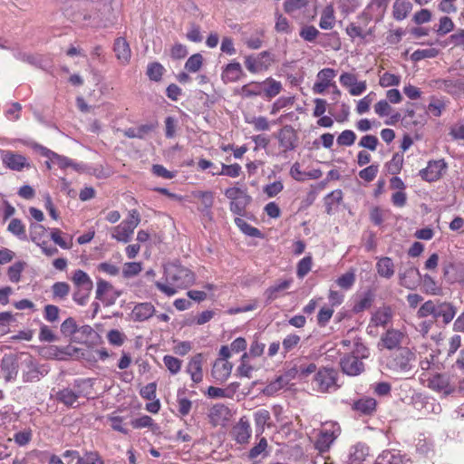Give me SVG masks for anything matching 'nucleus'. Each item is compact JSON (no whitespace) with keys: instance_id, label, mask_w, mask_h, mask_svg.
Returning a JSON list of instances; mask_svg holds the SVG:
<instances>
[{"instance_id":"1","label":"nucleus","mask_w":464,"mask_h":464,"mask_svg":"<svg viewBox=\"0 0 464 464\" xmlns=\"http://www.w3.org/2000/svg\"><path fill=\"white\" fill-rule=\"evenodd\" d=\"M341 432L339 423L325 421L323 423V428L319 430L318 437L314 441V449L321 454L328 452Z\"/></svg>"},{"instance_id":"2","label":"nucleus","mask_w":464,"mask_h":464,"mask_svg":"<svg viewBox=\"0 0 464 464\" xmlns=\"http://www.w3.org/2000/svg\"><path fill=\"white\" fill-rule=\"evenodd\" d=\"M415 353L408 347H399L387 359V366L396 372H406L412 369Z\"/></svg>"},{"instance_id":"3","label":"nucleus","mask_w":464,"mask_h":464,"mask_svg":"<svg viewBox=\"0 0 464 464\" xmlns=\"http://www.w3.org/2000/svg\"><path fill=\"white\" fill-rule=\"evenodd\" d=\"M338 372L334 368L324 367L319 369L313 380L314 389L318 392H331L338 389Z\"/></svg>"},{"instance_id":"4","label":"nucleus","mask_w":464,"mask_h":464,"mask_svg":"<svg viewBox=\"0 0 464 464\" xmlns=\"http://www.w3.org/2000/svg\"><path fill=\"white\" fill-rule=\"evenodd\" d=\"M274 62V55L268 51H263L256 56L251 54L245 57V66L251 73L268 70Z\"/></svg>"},{"instance_id":"5","label":"nucleus","mask_w":464,"mask_h":464,"mask_svg":"<svg viewBox=\"0 0 464 464\" xmlns=\"http://www.w3.org/2000/svg\"><path fill=\"white\" fill-rule=\"evenodd\" d=\"M279 147L283 152L294 150L297 147L298 137L296 131L291 125L282 127L276 135Z\"/></svg>"},{"instance_id":"6","label":"nucleus","mask_w":464,"mask_h":464,"mask_svg":"<svg viewBox=\"0 0 464 464\" xmlns=\"http://www.w3.org/2000/svg\"><path fill=\"white\" fill-rule=\"evenodd\" d=\"M446 169L447 163L443 159L430 160L428 161L427 167L420 170L419 175L425 181L434 182L441 178L442 172Z\"/></svg>"},{"instance_id":"7","label":"nucleus","mask_w":464,"mask_h":464,"mask_svg":"<svg viewBox=\"0 0 464 464\" xmlns=\"http://www.w3.org/2000/svg\"><path fill=\"white\" fill-rule=\"evenodd\" d=\"M340 365L343 372L350 376H357L364 371V363L362 359L353 353L343 356Z\"/></svg>"},{"instance_id":"8","label":"nucleus","mask_w":464,"mask_h":464,"mask_svg":"<svg viewBox=\"0 0 464 464\" xmlns=\"http://www.w3.org/2000/svg\"><path fill=\"white\" fill-rule=\"evenodd\" d=\"M421 274L419 269L410 264L403 271L399 272V283L401 286L408 289H415L420 282Z\"/></svg>"},{"instance_id":"9","label":"nucleus","mask_w":464,"mask_h":464,"mask_svg":"<svg viewBox=\"0 0 464 464\" xmlns=\"http://www.w3.org/2000/svg\"><path fill=\"white\" fill-rule=\"evenodd\" d=\"M204 58L201 53H194L192 54L185 63V70L186 72H181L177 76V79L179 82L184 83L190 81V77L188 72L195 73L198 72L202 65H203Z\"/></svg>"},{"instance_id":"10","label":"nucleus","mask_w":464,"mask_h":464,"mask_svg":"<svg viewBox=\"0 0 464 464\" xmlns=\"http://www.w3.org/2000/svg\"><path fill=\"white\" fill-rule=\"evenodd\" d=\"M335 76L336 72L332 68H324L319 71L317 73V81L313 86V92L318 94L324 93L328 87L334 84L332 83V82Z\"/></svg>"},{"instance_id":"11","label":"nucleus","mask_w":464,"mask_h":464,"mask_svg":"<svg viewBox=\"0 0 464 464\" xmlns=\"http://www.w3.org/2000/svg\"><path fill=\"white\" fill-rule=\"evenodd\" d=\"M443 276L447 283H459L464 285V268L461 265L447 262L442 266Z\"/></svg>"},{"instance_id":"12","label":"nucleus","mask_w":464,"mask_h":464,"mask_svg":"<svg viewBox=\"0 0 464 464\" xmlns=\"http://www.w3.org/2000/svg\"><path fill=\"white\" fill-rule=\"evenodd\" d=\"M230 415L229 409L222 404L217 403L213 405L208 414L209 422L214 426H222L228 420Z\"/></svg>"},{"instance_id":"13","label":"nucleus","mask_w":464,"mask_h":464,"mask_svg":"<svg viewBox=\"0 0 464 464\" xmlns=\"http://www.w3.org/2000/svg\"><path fill=\"white\" fill-rule=\"evenodd\" d=\"M251 432V426L248 420L246 417H242L233 427L231 434L237 443L244 444L248 442Z\"/></svg>"},{"instance_id":"14","label":"nucleus","mask_w":464,"mask_h":464,"mask_svg":"<svg viewBox=\"0 0 464 464\" xmlns=\"http://www.w3.org/2000/svg\"><path fill=\"white\" fill-rule=\"evenodd\" d=\"M404 338V334L400 330L389 329L381 337V343L388 350H397Z\"/></svg>"},{"instance_id":"15","label":"nucleus","mask_w":464,"mask_h":464,"mask_svg":"<svg viewBox=\"0 0 464 464\" xmlns=\"http://www.w3.org/2000/svg\"><path fill=\"white\" fill-rule=\"evenodd\" d=\"M3 163L8 169L15 171H21L24 168L30 167V164L24 156L12 151H6L3 155Z\"/></svg>"},{"instance_id":"16","label":"nucleus","mask_w":464,"mask_h":464,"mask_svg":"<svg viewBox=\"0 0 464 464\" xmlns=\"http://www.w3.org/2000/svg\"><path fill=\"white\" fill-rule=\"evenodd\" d=\"M243 74L244 72L241 64L237 61H233L223 67L221 79L225 83L236 82L241 79Z\"/></svg>"},{"instance_id":"17","label":"nucleus","mask_w":464,"mask_h":464,"mask_svg":"<svg viewBox=\"0 0 464 464\" xmlns=\"http://www.w3.org/2000/svg\"><path fill=\"white\" fill-rule=\"evenodd\" d=\"M0 367L6 382L16 378L18 373V362L13 355H5L1 360Z\"/></svg>"},{"instance_id":"18","label":"nucleus","mask_w":464,"mask_h":464,"mask_svg":"<svg viewBox=\"0 0 464 464\" xmlns=\"http://www.w3.org/2000/svg\"><path fill=\"white\" fill-rule=\"evenodd\" d=\"M435 314L434 319H438L440 317L442 318V321L445 324H450L456 315L457 308L449 302H438L435 304Z\"/></svg>"},{"instance_id":"19","label":"nucleus","mask_w":464,"mask_h":464,"mask_svg":"<svg viewBox=\"0 0 464 464\" xmlns=\"http://www.w3.org/2000/svg\"><path fill=\"white\" fill-rule=\"evenodd\" d=\"M232 364L227 361L216 360L211 370L212 377L219 382H224L230 376Z\"/></svg>"},{"instance_id":"20","label":"nucleus","mask_w":464,"mask_h":464,"mask_svg":"<svg viewBox=\"0 0 464 464\" xmlns=\"http://www.w3.org/2000/svg\"><path fill=\"white\" fill-rule=\"evenodd\" d=\"M195 274L187 267L176 264V288H187L194 284Z\"/></svg>"},{"instance_id":"21","label":"nucleus","mask_w":464,"mask_h":464,"mask_svg":"<svg viewBox=\"0 0 464 464\" xmlns=\"http://www.w3.org/2000/svg\"><path fill=\"white\" fill-rule=\"evenodd\" d=\"M393 312L388 305L379 307L372 315L371 323L374 326H386L392 320Z\"/></svg>"},{"instance_id":"22","label":"nucleus","mask_w":464,"mask_h":464,"mask_svg":"<svg viewBox=\"0 0 464 464\" xmlns=\"http://www.w3.org/2000/svg\"><path fill=\"white\" fill-rule=\"evenodd\" d=\"M293 284V279H285L283 281H279L275 285L269 286L264 293L266 302L269 304L272 301L277 299L281 293L287 290Z\"/></svg>"},{"instance_id":"23","label":"nucleus","mask_w":464,"mask_h":464,"mask_svg":"<svg viewBox=\"0 0 464 464\" xmlns=\"http://www.w3.org/2000/svg\"><path fill=\"white\" fill-rule=\"evenodd\" d=\"M202 362L203 354L197 353L191 358L188 364L187 371L190 374L191 379L194 382H200L202 381Z\"/></svg>"},{"instance_id":"24","label":"nucleus","mask_w":464,"mask_h":464,"mask_svg":"<svg viewBox=\"0 0 464 464\" xmlns=\"http://www.w3.org/2000/svg\"><path fill=\"white\" fill-rule=\"evenodd\" d=\"M113 50L115 52L117 59L121 61V63H129L131 56V51L125 38H117L114 42Z\"/></svg>"},{"instance_id":"25","label":"nucleus","mask_w":464,"mask_h":464,"mask_svg":"<svg viewBox=\"0 0 464 464\" xmlns=\"http://www.w3.org/2000/svg\"><path fill=\"white\" fill-rule=\"evenodd\" d=\"M369 455V447L362 442L352 446L349 450L348 460L351 464L360 463L365 460Z\"/></svg>"},{"instance_id":"26","label":"nucleus","mask_w":464,"mask_h":464,"mask_svg":"<svg viewBox=\"0 0 464 464\" xmlns=\"http://www.w3.org/2000/svg\"><path fill=\"white\" fill-rule=\"evenodd\" d=\"M376 400L371 397H364L355 401L353 409L363 415H371L376 411Z\"/></svg>"},{"instance_id":"27","label":"nucleus","mask_w":464,"mask_h":464,"mask_svg":"<svg viewBox=\"0 0 464 464\" xmlns=\"http://www.w3.org/2000/svg\"><path fill=\"white\" fill-rule=\"evenodd\" d=\"M376 270L380 276L390 279L394 275V263L391 257L382 256L378 258Z\"/></svg>"},{"instance_id":"28","label":"nucleus","mask_w":464,"mask_h":464,"mask_svg":"<svg viewBox=\"0 0 464 464\" xmlns=\"http://www.w3.org/2000/svg\"><path fill=\"white\" fill-rule=\"evenodd\" d=\"M412 9L409 0H395L392 5V15L395 20H404Z\"/></svg>"},{"instance_id":"29","label":"nucleus","mask_w":464,"mask_h":464,"mask_svg":"<svg viewBox=\"0 0 464 464\" xmlns=\"http://www.w3.org/2000/svg\"><path fill=\"white\" fill-rule=\"evenodd\" d=\"M47 371L41 370L32 360L26 363V370L23 373V379L26 382H37L44 376Z\"/></svg>"},{"instance_id":"30","label":"nucleus","mask_w":464,"mask_h":464,"mask_svg":"<svg viewBox=\"0 0 464 464\" xmlns=\"http://www.w3.org/2000/svg\"><path fill=\"white\" fill-rule=\"evenodd\" d=\"M429 387L433 391L442 392L444 394H450L452 391L448 378L441 374L434 375L429 382Z\"/></svg>"},{"instance_id":"31","label":"nucleus","mask_w":464,"mask_h":464,"mask_svg":"<svg viewBox=\"0 0 464 464\" xmlns=\"http://www.w3.org/2000/svg\"><path fill=\"white\" fill-rule=\"evenodd\" d=\"M376 464H403V459L400 451L386 450L377 457Z\"/></svg>"},{"instance_id":"32","label":"nucleus","mask_w":464,"mask_h":464,"mask_svg":"<svg viewBox=\"0 0 464 464\" xmlns=\"http://www.w3.org/2000/svg\"><path fill=\"white\" fill-rule=\"evenodd\" d=\"M252 198L245 193L241 197L237 198L234 201L230 202V211L239 217H242L246 213V207L250 204Z\"/></svg>"},{"instance_id":"33","label":"nucleus","mask_w":464,"mask_h":464,"mask_svg":"<svg viewBox=\"0 0 464 464\" xmlns=\"http://www.w3.org/2000/svg\"><path fill=\"white\" fill-rule=\"evenodd\" d=\"M79 398V394L75 393L72 390L69 388H64L63 390H60L55 394V399L66 405L67 407L75 408L76 405L75 402L77 401Z\"/></svg>"},{"instance_id":"34","label":"nucleus","mask_w":464,"mask_h":464,"mask_svg":"<svg viewBox=\"0 0 464 464\" xmlns=\"http://www.w3.org/2000/svg\"><path fill=\"white\" fill-rule=\"evenodd\" d=\"M111 289L112 285L109 282L103 279H99L97 281L96 299L103 302L106 305L114 304L115 298L106 297L107 293Z\"/></svg>"},{"instance_id":"35","label":"nucleus","mask_w":464,"mask_h":464,"mask_svg":"<svg viewBox=\"0 0 464 464\" xmlns=\"http://www.w3.org/2000/svg\"><path fill=\"white\" fill-rule=\"evenodd\" d=\"M263 88V92L267 99H272L279 94L282 91V83L271 77L266 79L261 82Z\"/></svg>"},{"instance_id":"36","label":"nucleus","mask_w":464,"mask_h":464,"mask_svg":"<svg viewBox=\"0 0 464 464\" xmlns=\"http://www.w3.org/2000/svg\"><path fill=\"white\" fill-rule=\"evenodd\" d=\"M154 313V306L150 303H141L134 306L132 314L135 320L144 321L149 319Z\"/></svg>"},{"instance_id":"37","label":"nucleus","mask_w":464,"mask_h":464,"mask_svg":"<svg viewBox=\"0 0 464 464\" xmlns=\"http://www.w3.org/2000/svg\"><path fill=\"white\" fill-rule=\"evenodd\" d=\"M133 229L129 227L124 222L112 227L111 237L118 241L127 243L130 240L133 234Z\"/></svg>"},{"instance_id":"38","label":"nucleus","mask_w":464,"mask_h":464,"mask_svg":"<svg viewBox=\"0 0 464 464\" xmlns=\"http://www.w3.org/2000/svg\"><path fill=\"white\" fill-rule=\"evenodd\" d=\"M343 200V191L341 189H335L324 198L325 211L328 215L334 213V208L337 207Z\"/></svg>"},{"instance_id":"39","label":"nucleus","mask_w":464,"mask_h":464,"mask_svg":"<svg viewBox=\"0 0 464 464\" xmlns=\"http://www.w3.org/2000/svg\"><path fill=\"white\" fill-rule=\"evenodd\" d=\"M238 93L243 98H252L260 96L263 93V87L261 82H251L241 87Z\"/></svg>"},{"instance_id":"40","label":"nucleus","mask_w":464,"mask_h":464,"mask_svg":"<svg viewBox=\"0 0 464 464\" xmlns=\"http://www.w3.org/2000/svg\"><path fill=\"white\" fill-rule=\"evenodd\" d=\"M335 17L332 6H327L324 9L319 22V26L323 30L332 29L334 25Z\"/></svg>"},{"instance_id":"41","label":"nucleus","mask_w":464,"mask_h":464,"mask_svg":"<svg viewBox=\"0 0 464 464\" xmlns=\"http://www.w3.org/2000/svg\"><path fill=\"white\" fill-rule=\"evenodd\" d=\"M235 224L246 236H249L252 237H262V233L258 228L252 227L246 220H244L243 218H241L239 217L235 218Z\"/></svg>"},{"instance_id":"42","label":"nucleus","mask_w":464,"mask_h":464,"mask_svg":"<svg viewBox=\"0 0 464 464\" xmlns=\"http://www.w3.org/2000/svg\"><path fill=\"white\" fill-rule=\"evenodd\" d=\"M420 281L422 282V285L426 294L436 295L440 293V287L438 285L433 277L429 274L421 276Z\"/></svg>"},{"instance_id":"43","label":"nucleus","mask_w":464,"mask_h":464,"mask_svg":"<svg viewBox=\"0 0 464 464\" xmlns=\"http://www.w3.org/2000/svg\"><path fill=\"white\" fill-rule=\"evenodd\" d=\"M403 161V154L399 152L393 154L392 160L386 163L388 172L392 175L399 174L402 169Z\"/></svg>"},{"instance_id":"44","label":"nucleus","mask_w":464,"mask_h":464,"mask_svg":"<svg viewBox=\"0 0 464 464\" xmlns=\"http://www.w3.org/2000/svg\"><path fill=\"white\" fill-rule=\"evenodd\" d=\"M241 173V166L238 163L231 165L221 164L220 171H211L213 176L215 175H225L230 178H237Z\"/></svg>"},{"instance_id":"45","label":"nucleus","mask_w":464,"mask_h":464,"mask_svg":"<svg viewBox=\"0 0 464 464\" xmlns=\"http://www.w3.org/2000/svg\"><path fill=\"white\" fill-rule=\"evenodd\" d=\"M72 280L76 287H93V284L90 276L81 269H78L73 273Z\"/></svg>"},{"instance_id":"46","label":"nucleus","mask_w":464,"mask_h":464,"mask_svg":"<svg viewBox=\"0 0 464 464\" xmlns=\"http://www.w3.org/2000/svg\"><path fill=\"white\" fill-rule=\"evenodd\" d=\"M51 349L53 351L54 357L59 360H63L65 356L72 357L80 352V349L70 345L64 347L52 346Z\"/></svg>"},{"instance_id":"47","label":"nucleus","mask_w":464,"mask_h":464,"mask_svg":"<svg viewBox=\"0 0 464 464\" xmlns=\"http://www.w3.org/2000/svg\"><path fill=\"white\" fill-rule=\"evenodd\" d=\"M439 54V50L436 48L418 49L411 55V60L413 62H420L427 58H435Z\"/></svg>"},{"instance_id":"48","label":"nucleus","mask_w":464,"mask_h":464,"mask_svg":"<svg viewBox=\"0 0 464 464\" xmlns=\"http://www.w3.org/2000/svg\"><path fill=\"white\" fill-rule=\"evenodd\" d=\"M246 122L253 125L256 131H266L270 130V123L265 116L246 118Z\"/></svg>"},{"instance_id":"49","label":"nucleus","mask_w":464,"mask_h":464,"mask_svg":"<svg viewBox=\"0 0 464 464\" xmlns=\"http://www.w3.org/2000/svg\"><path fill=\"white\" fill-rule=\"evenodd\" d=\"M77 334H79V336L77 339L81 343H89L92 342L94 338L98 335L97 333L92 329L90 325H82L81 327L78 326Z\"/></svg>"},{"instance_id":"50","label":"nucleus","mask_w":464,"mask_h":464,"mask_svg":"<svg viewBox=\"0 0 464 464\" xmlns=\"http://www.w3.org/2000/svg\"><path fill=\"white\" fill-rule=\"evenodd\" d=\"M336 284L343 290H349L355 283V274L353 271L346 272L336 279Z\"/></svg>"},{"instance_id":"51","label":"nucleus","mask_w":464,"mask_h":464,"mask_svg":"<svg viewBox=\"0 0 464 464\" xmlns=\"http://www.w3.org/2000/svg\"><path fill=\"white\" fill-rule=\"evenodd\" d=\"M76 464H104L97 451H86L83 456L78 458Z\"/></svg>"},{"instance_id":"52","label":"nucleus","mask_w":464,"mask_h":464,"mask_svg":"<svg viewBox=\"0 0 464 464\" xmlns=\"http://www.w3.org/2000/svg\"><path fill=\"white\" fill-rule=\"evenodd\" d=\"M334 308L329 305H324L317 314V324L320 327H324L329 323L334 314Z\"/></svg>"},{"instance_id":"53","label":"nucleus","mask_w":464,"mask_h":464,"mask_svg":"<svg viewBox=\"0 0 464 464\" xmlns=\"http://www.w3.org/2000/svg\"><path fill=\"white\" fill-rule=\"evenodd\" d=\"M313 259L312 256H307L303 257L298 263L296 267V275L299 278H304L312 268Z\"/></svg>"},{"instance_id":"54","label":"nucleus","mask_w":464,"mask_h":464,"mask_svg":"<svg viewBox=\"0 0 464 464\" xmlns=\"http://www.w3.org/2000/svg\"><path fill=\"white\" fill-rule=\"evenodd\" d=\"M70 292V285L65 282H56L52 285L53 298L64 299Z\"/></svg>"},{"instance_id":"55","label":"nucleus","mask_w":464,"mask_h":464,"mask_svg":"<svg viewBox=\"0 0 464 464\" xmlns=\"http://www.w3.org/2000/svg\"><path fill=\"white\" fill-rule=\"evenodd\" d=\"M77 331L78 324H76V321L72 317H68L61 324V333L66 337L77 334Z\"/></svg>"},{"instance_id":"56","label":"nucleus","mask_w":464,"mask_h":464,"mask_svg":"<svg viewBox=\"0 0 464 464\" xmlns=\"http://www.w3.org/2000/svg\"><path fill=\"white\" fill-rule=\"evenodd\" d=\"M25 266V263L22 261H18L9 266L7 275L10 279V281L14 283H17L21 279V273L23 272L24 268Z\"/></svg>"},{"instance_id":"57","label":"nucleus","mask_w":464,"mask_h":464,"mask_svg":"<svg viewBox=\"0 0 464 464\" xmlns=\"http://www.w3.org/2000/svg\"><path fill=\"white\" fill-rule=\"evenodd\" d=\"M356 140V134L351 130H345L337 137L336 142L339 146L350 147Z\"/></svg>"},{"instance_id":"58","label":"nucleus","mask_w":464,"mask_h":464,"mask_svg":"<svg viewBox=\"0 0 464 464\" xmlns=\"http://www.w3.org/2000/svg\"><path fill=\"white\" fill-rule=\"evenodd\" d=\"M8 231L17 236L21 239L26 238L25 228L22 221L18 218H14L8 225Z\"/></svg>"},{"instance_id":"59","label":"nucleus","mask_w":464,"mask_h":464,"mask_svg":"<svg viewBox=\"0 0 464 464\" xmlns=\"http://www.w3.org/2000/svg\"><path fill=\"white\" fill-rule=\"evenodd\" d=\"M300 336L295 334L286 335L282 342L284 354L285 355L287 353L291 352L295 347H296L300 343Z\"/></svg>"},{"instance_id":"60","label":"nucleus","mask_w":464,"mask_h":464,"mask_svg":"<svg viewBox=\"0 0 464 464\" xmlns=\"http://www.w3.org/2000/svg\"><path fill=\"white\" fill-rule=\"evenodd\" d=\"M379 83L382 87L398 86L401 83V76L391 72H384L381 77Z\"/></svg>"},{"instance_id":"61","label":"nucleus","mask_w":464,"mask_h":464,"mask_svg":"<svg viewBox=\"0 0 464 464\" xmlns=\"http://www.w3.org/2000/svg\"><path fill=\"white\" fill-rule=\"evenodd\" d=\"M92 287H77L72 295V299L80 305H84L90 296Z\"/></svg>"},{"instance_id":"62","label":"nucleus","mask_w":464,"mask_h":464,"mask_svg":"<svg viewBox=\"0 0 464 464\" xmlns=\"http://www.w3.org/2000/svg\"><path fill=\"white\" fill-rule=\"evenodd\" d=\"M254 419L256 429H258L260 432H263L265 424L270 419V413L268 411L261 409L254 413Z\"/></svg>"},{"instance_id":"63","label":"nucleus","mask_w":464,"mask_h":464,"mask_svg":"<svg viewBox=\"0 0 464 464\" xmlns=\"http://www.w3.org/2000/svg\"><path fill=\"white\" fill-rule=\"evenodd\" d=\"M164 68L159 63H152L149 64L147 69V75L151 81L158 82L163 74Z\"/></svg>"},{"instance_id":"64","label":"nucleus","mask_w":464,"mask_h":464,"mask_svg":"<svg viewBox=\"0 0 464 464\" xmlns=\"http://www.w3.org/2000/svg\"><path fill=\"white\" fill-rule=\"evenodd\" d=\"M379 171L378 165L372 164L363 169L359 171V177L363 179L364 181L371 182L372 181L375 177L377 176V173Z\"/></svg>"}]
</instances>
